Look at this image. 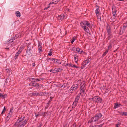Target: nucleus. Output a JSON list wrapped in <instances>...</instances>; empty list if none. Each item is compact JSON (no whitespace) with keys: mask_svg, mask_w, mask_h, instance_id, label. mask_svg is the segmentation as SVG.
<instances>
[{"mask_svg":"<svg viewBox=\"0 0 127 127\" xmlns=\"http://www.w3.org/2000/svg\"><path fill=\"white\" fill-rule=\"evenodd\" d=\"M120 105H121V104H118L117 103H116L115 104L114 107V109H116L120 107Z\"/></svg>","mask_w":127,"mask_h":127,"instance_id":"22","label":"nucleus"},{"mask_svg":"<svg viewBox=\"0 0 127 127\" xmlns=\"http://www.w3.org/2000/svg\"><path fill=\"white\" fill-rule=\"evenodd\" d=\"M76 39V37H73L72 38V40L71 41V43L72 44Z\"/></svg>","mask_w":127,"mask_h":127,"instance_id":"29","label":"nucleus"},{"mask_svg":"<svg viewBox=\"0 0 127 127\" xmlns=\"http://www.w3.org/2000/svg\"><path fill=\"white\" fill-rule=\"evenodd\" d=\"M32 66L34 67L35 65V63H32Z\"/></svg>","mask_w":127,"mask_h":127,"instance_id":"47","label":"nucleus"},{"mask_svg":"<svg viewBox=\"0 0 127 127\" xmlns=\"http://www.w3.org/2000/svg\"><path fill=\"white\" fill-rule=\"evenodd\" d=\"M59 18L61 20H63L66 18V14H61V15L59 16Z\"/></svg>","mask_w":127,"mask_h":127,"instance_id":"16","label":"nucleus"},{"mask_svg":"<svg viewBox=\"0 0 127 127\" xmlns=\"http://www.w3.org/2000/svg\"><path fill=\"white\" fill-rule=\"evenodd\" d=\"M43 85L37 83L35 84L34 87L37 88H39L41 86L43 87Z\"/></svg>","mask_w":127,"mask_h":127,"instance_id":"19","label":"nucleus"},{"mask_svg":"<svg viewBox=\"0 0 127 127\" xmlns=\"http://www.w3.org/2000/svg\"><path fill=\"white\" fill-rule=\"evenodd\" d=\"M20 53L21 52L20 51H18L16 53L14 57L15 60L17 59Z\"/></svg>","mask_w":127,"mask_h":127,"instance_id":"21","label":"nucleus"},{"mask_svg":"<svg viewBox=\"0 0 127 127\" xmlns=\"http://www.w3.org/2000/svg\"><path fill=\"white\" fill-rule=\"evenodd\" d=\"M39 79H40V80H43L44 79V78H40Z\"/></svg>","mask_w":127,"mask_h":127,"instance_id":"46","label":"nucleus"},{"mask_svg":"<svg viewBox=\"0 0 127 127\" xmlns=\"http://www.w3.org/2000/svg\"><path fill=\"white\" fill-rule=\"evenodd\" d=\"M111 29L110 26L109 25V24H107V27H106V29Z\"/></svg>","mask_w":127,"mask_h":127,"instance_id":"34","label":"nucleus"},{"mask_svg":"<svg viewBox=\"0 0 127 127\" xmlns=\"http://www.w3.org/2000/svg\"><path fill=\"white\" fill-rule=\"evenodd\" d=\"M50 7V6L49 5L48 7L45 8H44V10H47V9L49 8Z\"/></svg>","mask_w":127,"mask_h":127,"instance_id":"43","label":"nucleus"},{"mask_svg":"<svg viewBox=\"0 0 127 127\" xmlns=\"http://www.w3.org/2000/svg\"><path fill=\"white\" fill-rule=\"evenodd\" d=\"M92 100L95 102H101L102 101V99L98 96H95L92 98Z\"/></svg>","mask_w":127,"mask_h":127,"instance_id":"8","label":"nucleus"},{"mask_svg":"<svg viewBox=\"0 0 127 127\" xmlns=\"http://www.w3.org/2000/svg\"><path fill=\"white\" fill-rule=\"evenodd\" d=\"M78 87V85H73L69 90V92L71 93H73L74 92Z\"/></svg>","mask_w":127,"mask_h":127,"instance_id":"7","label":"nucleus"},{"mask_svg":"<svg viewBox=\"0 0 127 127\" xmlns=\"http://www.w3.org/2000/svg\"><path fill=\"white\" fill-rule=\"evenodd\" d=\"M33 45H31L30 44H28L27 46V48L26 51V55H30L32 52V50L33 48Z\"/></svg>","mask_w":127,"mask_h":127,"instance_id":"4","label":"nucleus"},{"mask_svg":"<svg viewBox=\"0 0 127 127\" xmlns=\"http://www.w3.org/2000/svg\"><path fill=\"white\" fill-rule=\"evenodd\" d=\"M108 52V50H107L104 52V53L103 54V55H105Z\"/></svg>","mask_w":127,"mask_h":127,"instance_id":"39","label":"nucleus"},{"mask_svg":"<svg viewBox=\"0 0 127 127\" xmlns=\"http://www.w3.org/2000/svg\"><path fill=\"white\" fill-rule=\"evenodd\" d=\"M25 117L24 116V115H21L20 118L18 119V120L16 121V122L23 121L25 119Z\"/></svg>","mask_w":127,"mask_h":127,"instance_id":"15","label":"nucleus"},{"mask_svg":"<svg viewBox=\"0 0 127 127\" xmlns=\"http://www.w3.org/2000/svg\"><path fill=\"white\" fill-rule=\"evenodd\" d=\"M102 116V115L101 113H98L95 116L92 117L91 119L88 121V123H91L93 121H98L99 119Z\"/></svg>","mask_w":127,"mask_h":127,"instance_id":"2","label":"nucleus"},{"mask_svg":"<svg viewBox=\"0 0 127 127\" xmlns=\"http://www.w3.org/2000/svg\"><path fill=\"white\" fill-rule=\"evenodd\" d=\"M50 98L51 99H52V98H53L52 97H50Z\"/></svg>","mask_w":127,"mask_h":127,"instance_id":"58","label":"nucleus"},{"mask_svg":"<svg viewBox=\"0 0 127 127\" xmlns=\"http://www.w3.org/2000/svg\"><path fill=\"white\" fill-rule=\"evenodd\" d=\"M39 114H36L35 115V116L36 117V118H37L38 116H39Z\"/></svg>","mask_w":127,"mask_h":127,"instance_id":"51","label":"nucleus"},{"mask_svg":"<svg viewBox=\"0 0 127 127\" xmlns=\"http://www.w3.org/2000/svg\"><path fill=\"white\" fill-rule=\"evenodd\" d=\"M0 97H2L3 98H4L5 97L4 95H3L2 94L0 93Z\"/></svg>","mask_w":127,"mask_h":127,"instance_id":"30","label":"nucleus"},{"mask_svg":"<svg viewBox=\"0 0 127 127\" xmlns=\"http://www.w3.org/2000/svg\"><path fill=\"white\" fill-rule=\"evenodd\" d=\"M32 82V83L31 86H34V85H35V81H32V82L31 81V83Z\"/></svg>","mask_w":127,"mask_h":127,"instance_id":"33","label":"nucleus"},{"mask_svg":"<svg viewBox=\"0 0 127 127\" xmlns=\"http://www.w3.org/2000/svg\"><path fill=\"white\" fill-rule=\"evenodd\" d=\"M16 16L18 17H19L20 16V13L19 11H17L15 13Z\"/></svg>","mask_w":127,"mask_h":127,"instance_id":"25","label":"nucleus"},{"mask_svg":"<svg viewBox=\"0 0 127 127\" xmlns=\"http://www.w3.org/2000/svg\"><path fill=\"white\" fill-rule=\"evenodd\" d=\"M89 127H91L90 126Z\"/></svg>","mask_w":127,"mask_h":127,"instance_id":"60","label":"nucleus"},{"mask_svg":"<svg viewBox=\"0 0 127 127\" xmlns=\"http://www.w3.org/2000/svg\"><path fill=\"white\" fill-rule=\"evenodd\" d=\"M24 48L23 46H21L20 48L18 51H20L21 53L22 50L24 49Z\"/></svg>","mask_w":127,"mask_h":127,"instance_id":"28","label":"nucleus"},{"mask_svg":"<svg viewBox=\"0 0 127 127\" xmlns=\"http://www.w3.org/2000/svg\"><path fill=\"white\" fill-rule=\"evenodd\" d=\"M112 11L113 16L111 17V19H112V20L113 21V19H115L116 17L117 16V14H116L117 10L115 6H112Z\"/></svg>","mask_w":127,"mask_h":127,"instance_id":"5","label":"nucleus"},{"mask_svg":"<svg viewBox=\"0 0 127 127\" xmlns=\"http://www.w3.org/2000/svg\"><path fill=\"white\" fill-rule=\"evenodd\" d=\"M28 120V119H27L23 121L16 122L14 125L16 126V127H23L27 123Z\"/></svg>","mask_w":127,"mask_h":127,"instance_id":"3","label":"nucleus"},{"mask_svg":"<svg viewBox=\"0 0 127 127\" xmlns=\"http://www.w3.org/2000/svg\"><path fill=\"white\" fill-rule=\"evenodd\" d=\"M6 43L8 44V46H11L14 44V42L13 41V39H10L7 41L6 42Z\"/></svg>","mask_w":127,"mask_h":127,"instance_id":"13","label":"nucleus"},{"mask_svg":"<svg viewBox=\"0 0 127 127\" xmlns=\"http://www.w3.org/2000/svg\"><path fill=\"white\" fill-rule=\"evenodd\" d=\"M52 52H50L48 53V55L51 56L52 55Z\"/></svg>","mask_w":127,"mask_h":127,"instance_id":"44","label":"nucleus"},{"mask_svg":"<svg viewBox=\"0 0 127 127\" xmlns=\"http://www.w3.org/2000/svg\"><path fill=\"white\" fill-rule=\"evenodd\" d=\"M62 65L63 66H65L66 65V64H62Z\"/></svg>","mask_w":127,"mask_h":127,"instance_id":"50","label":"nucleus"},{"mask_svg":"<svg viewBox=\"0 0 127 127\" xmlns=\"http://www.w3.org/2000/svg\"><path fill=\"white\" fill-rule=\"evenodd\" d=\"M35 80H36L38 81H40V80L39 79H34L32 78H30L29 79V81L32 82V81H34Z\"/></svg>","mask_w":127,"mask_h":127,"instance_id":"24","label":"nucleus"},{"mask_svg":"<svg viewBox=\"0 0 127 127\" xmlns=\"http://www.w3.org/2000/svg\"><path fill=\"white\" fill-rule=\"evenodd\" d=\"M6 110V109L5 108V106H4V109H3V110H2V112L1 113V115H3V113H4L5 112Z\"/></svg>","mask_w":127,"mask_h":127,"instance_id":"27","label":"nucleus"},{"mask_svg":"<svg viewBox=\"0 0 127 127\" xmlns=\"http://www.w3.org/2000/svg\"><path fill=\"white\" fill-rule=\"evenodd\" d=\"M91 99L92 100V98H89V100H91Z\"/></svg>","mask_w":127,"mask_h":127,"instance_id":"55","label":"nucleus"},{"mask_svg":"<svg viewBox=\"0 0 127 127\" xmlns=\"http://www.w3.org/2000/svg\"><path fill=\"white\" fill-rule=\"evenodd\" d=\"M80 24L82 28L86 32L88 33L89 32V31L88 28L86 27V26H87L90 28L92 27V26H91L89 22L86 21H83L80 23Z\"/></svg>","mask_w":127,"mask_h":127,"instance_id":"1","label":"nucleus"},{"mask_svg":"<svg viewBox=\"0 0 127 127\" xmlns=\"http://www.w3.org/2000/svg\"><path fill=\"white\" fill-rule=\"evenodd\" d=\"M45 112H44V113L43 112L41 114V115H42V116H43L44 117H45Z\"/></svg>","mask_w":127,"mask_h":127,"instance_id":"42","label":"nucleus"},{"mask_svg":"<svg viewBox=\"0 0 127 127\" xmlns=\"http://www.w3.org/2000/svg\"><path fill=\"white\" fill-rule=\"evenodd\" d=\"M29 85L30 86H31V84H29Z\"/></svg>","mask_w":127,"mask_h":127,"instance_id":"56","label":"nucleus"},{"mask_svg":"<svg viewBox=\"0 0 127 127\" xmlns=\"http://www.w3.org/2000/svg\"><path fill=\"white\" fill-rule=\"evenodd\" d=\"M79 98L80 96L79 95H78L76 97L75 100L72 105V110L74 109L75 107L76 106Z\"/></svg>","mask_w":127,"mask_h":127,"instance_id":"6","label":"nucleus"},{"mask_svg":"<svg viewBox=\"0 0 127 127\" xmlns=\"http://www.w3.org/2000/svg\"><path fill=\"white\" fill-rule=\"evenodd\" d=\"M112 47V45L111 44H109L108 46V49H111Z\"/></svg>","mask_w":127,"mask_h":127,"instance_id":"37","label":"nucleus"},{"mask_svg":"<svg viewBox=\"0 0 127 127\" xmlns=\"http://www.w3.org/2000/svg\"><path fill=\"white\" fill-rule=\"evenodd\" d=\"M55 73H57L59 71H61L63 70L62 69H61L60 68H55Z\"/></svg>","mask_w":127,"mask_h":127,"instance_id":"23","label":"nucleus"},{"mask_svg":"<svg viewBox=\"0 0 127 127\" xmlns=\"http://www.w3.org/2000/svg\"><path fill=\"white\" fill-rule=\"evenodd\" d=\"M120 122L119 121V122H117V124H116V126H118V127H119V126L120 125Z\"/></svg>","mask_w":127,"mask_h":127,"instance_id":"36","label":"nucleus"},{"mask_svg":"<svg viewBox=\"0 0 127 127\" xmlns=\"http://www.w3.org/2000/svg\"><path fill=\"white\" fill-rule=\"evenodd\" d=\"M49 59H50V60H51L53 61V62L55 63H56L57 62H58L60 60H59L58 59L53 58H50Z\"/></svg>","mask_w":127,"mask_h":127,"instance_id":"18","label":"nucleus"},{"mask_svg":"<svg viewBox=\"0 0 127 127\" xmlns=\"http://www.w3.org/2000/svg\"><path fill=\"white\" fill-rule=\"evenodd\" d=\"M103 124V123L102 124H100L99 125H95L93 126L92 123L90 126L91 127H101Z\"/></svg>","mask_w":127,"mask_h":127,"instance_id":"20","label":"nucleus"},{"mask_svg":"<svg viewBox=\"0 0 127 127\" xmlns=\"http://www.w3.org/2000/svg\"><path fill=\"white\" fill-rule=\"evenodd\" d=\"M72 67H74L76 68H79V67H77L76 66V65H74V64H72Z\"/></svg>","mask_w":127,"mask_h":127,"instance_id":"41","label":"nucleus"},{"mask_svg":"<svg viewBox=\"0 0 127 127\" xmlns=\"http://www.w3.org/2000/svg\"><path fill=\"white\" fill-rule=\"evenodd\" d=\"M57 63L58 64H61V62H57Z\"/></svg>","mask_w":127,"mask_h":127,"instance_id":"52","label":"nucleus"},{"mask_svg":"<svg viewBox=\"0 0 127 127\" xmlns=\"http://www.w3.org/2000/svg\"><path fill=\"white\" fill-rule=\"evenodd\" d=\"M85 84L84 83L81 86L80 88V94L82 93L83 94L84 93L85 91Z\"/></svg>","mask_w":127,"mask_h":127,"instance_id":"12","label":"nucleus"},{"mask_svg":"<svg viewBox=\"0 0 127 127\" xmlns=\"http://www.w3.org/2000/svg\"><path fill=\"white\" fill-rule=\"evenodd\" d=\"M72 50L74 51H75L76 52L80 54H83L84 53V51L81 49L79 48H73Z\"/></svg>","mask_w":127,"mask_h":127,"instance_id":"9","label":"nucleus"},{"mask_svg":"<svg viewBox=\"0 0 127 127\" xmlns=\"http://www.w3.org/2000/svg\"><path fill=\"white\" fill-rule=\"evenodd\" d=\"M50 72H52L53 73H55V69H52L51 70H49Z\"/></svg>","mask_w":127,"mask_h":127,"instance_id":"38","label":"nucleus"},{"mask_svg":"<svg viewBox=\"0 0 127 127\" xmlns=\"http://www.w3.org/2000/svg\"><path fill=\"white\" fill-rule=\"evenodd\" d=\"M119 1H123L124 0H118Z\"/></svg>","mask_w":127,"mask_h":127,"instance_id":"54","label":"nucleus"},{"mask_svg":"<svg viewBox=\"0 0 127 127\" xmlns=\"http://www.w3.org/2000/svg\"><path fill=\"white\" fill-rule=\"evenodd\" d=\"M76 125L75 123H74V124H72V125L71 127H76Z\"/></svg>","mask_w":127,"mask_h":127,"instance_id":"40","label":"nucleus"},{"mask_svg":"<svg viewBox=\"0 0 127 127\" xmlns=\"http://www.w3.org/2000/svg\"><path fill=\"white\" fill-rule=\"evenodd\" d=\"M13 108H12L10 109V112H12V111H13Z\"/></svg>","mask_w":127,"mask_h":127,"instance_id":"45","label":"nucleus"},{"mask_svg":"<svg viewBox=\"0 0 127 127\" xmlns=\"http://www.w3.org/2000/svg\"><path fill=\"white\" fill-rule=\"evenodd\" d=\"M73 64H68V63H67L66 64V65L67 66H72Z\"/></svg>","mask_w":127,"mask_h":127,"instance_id":"35","label":"nucleus"},{"mask_svg":"<svg viewBox=\"0 0 127 127\" xmlns=\"http://www.w3.org/2000/svg\"><path fill=\"white\" fill-rule=\"evenodd\" d=\"M54 3V2H51V3H50L49 4V5H50V4H53Z\"/></svg>","mask_w":127,"mask_h":127,"instance_id":"49","label":"nucleus"},{"mask_svg":"<svg viewBox=\"0 0 127 127\" xmlns=\"http://www.w3.org/2000/svg\"><path fill=\"white\" fill-rule=\"evenodd\" d=\"M5 49H7V50H9V48H5Z\"/></svg>","mask_w":127,"mask_h":127,"instance_id":"53","label":"nucleus"},{"mask_svg":"<svg viewBox=\"0 0 127 127\" xmlns=\"http://www.w3.org/2000/svg\"><path fill=\"white\" fill-rule=\"evenodd\" d=\"M81 126V125H80L79 126V127H80V126Z\"/></svg>","mask_w":127,"mask_h":127,"instance_id":"57","label":"nucleus"},{"mask_svg":"<svg viewBox=\"0 0 127 127\" xmlns=\"http://www.w3.org/2000/svg\"><path fill=\"white\" fill-rule=\"evenodd\" d=\"M38 51L39 53L42 52V43L41 42L39 41L38 42Z\"/></svg>","mask_w":127,"mask_h":127,"instance_id":"14","label":"nucleus"},{"mask_svg":"<svg viewBox=\"0 0 127 127\" xmlns=\"http://www.w3.org/2000/svg\"><path fill=\"white\" fill-rule=\"evenodd\" d=\"M90 62V60L89 59H87L86 60L84 61L82 64V68H84L85 66L88 64Z\"/></svg>","mask_w":127,"mask_h":127,"instance_id":"10","label":"nucleus"},{"mask_svg":"<svg viewBox=\"0 0 127 127\" xmlns=\"http://www.w3.org/2000/svg\"><path fill=\"white\" fill-rule=\"evenodd\" d=\"M39 124H40V125L39 126H38L37 127H41V126L42 125H41V123H39Z\"/></svg>","mask_w":127,"mask_h":127,"instance_id":"48","label":"nucleus"},{"mask_svg":"<svg viewBox=\"0 0 127 127\" xmlns=\"http://www.w3.org/2000/svg\"><path fill=\"white\" fill-rule=\"evenodd\" d=\"M107 32L108 33V38L109 39H110V36H111V29H108L107 30Z\"/></svg>","mask_w":127,"mask_h":127,"instance_id":"17","label":"nucleus"},{"mask_svg":"<svg viewBox=\"0 0 127 127\" xmlns=\"http://www.w3.org/2000/svg\"><path fill=\"white\" fill-rule=\"evenodd\" d=\"M116 127H118V126H116Z\"/></svg>","mask_w":127,"mask_h":127,"instance_id":"59","label":"nucleus"},{"mask_svg":"<svg viewBox=\"0 0 127 127\" xmlns=\"http://www.w3.org/2000/svg\"><path fill=\"white\" fill-rule=\"evenodd\" d=\"M121 114L122 115H124L125 116H127V112H122Z\"/></svg>","mask_w":127,"mask_h":127,"instance_id":"31","label":"nucleus"},{"mask_svg":"<svg viewBox=\"0 0 127 127\" xmlns=\"http://www.w3.org/2000/svg\"><path fill=\"white\" fill-rule=\"evenodd\" d=\"M96 10H95V12L96 14V16L97 17V18H100V17L99 16V15H100L99 13V12L100 11V10L99 9V7L97 6H96Z\"/></svg>","mask_w":127,"mask_h":127,"instance_id":"11","label":"nucleus"},{"mask_svg":"<svg viewBox=\"0 0 127 127\" xmlns=\"http://www.w3.org/2000/svg\"><path fill=\"white\" fill-rule=\"evenodd\" d=\"M74 58L75 62L77 63L78 61V56L76 55H74Z\"/></svg>","mask_w":127,"mask_h":127,"instance_id":"26","label":"nucleus"},{"mask_svg":"<svg viewBox=\"0 0 127 127\" xmlns=\"http://www.w3.org/2000/svg\"><path fill=\"white\" fill-rule=\"evenodd\" d=\"M67 122H66V121H65L64 123L63 127H65L67 125Z\"/></svg>","mask_w":127,"mask_h":127,"instance_id":"32","label":"nucleus"}]
</instances>
